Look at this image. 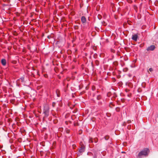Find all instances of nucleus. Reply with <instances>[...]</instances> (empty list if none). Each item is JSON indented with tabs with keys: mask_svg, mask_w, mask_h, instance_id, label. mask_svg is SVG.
<instances>
[{
	"mask_svg": "<svg viewBox=\"0 0 158 158\" xmlns=\"http://www.w3.org/2000/svg\"><path fill=\"white\" fill-rule=\"evenodd\" d=\"M150 150L148 148H145L141 151L137 156L138 158H142L143 156H146L148 155Z\"/></svg>",
	"mask_w": 158,
	"mask_h": 158,
	"instance_id": "obj_1",
	"label": "nucleus"
},
{
	"mask_svg": "<svg viewBox=\"0 0 158 158\" xmlns=\"http://www.w3.org/2000/svg\"><path fill=\"white\" fill-rule=\"evenodd\" d=\"M80 148L78 150L79 152L77 154L78 156H80L82 155V153L85 151V146L82 142L80 143Z\"/></svg>",
	"mask_w": 158,
	"mask_h": 158,
	"instance_id": "obj_2",
	"label": "nucleus"
},
{
	"mask_svg": "<svg viewBox=\"0 0 158 158\" xmlns=\"http://www.w3.org/2000/svg\"><path fill=\"white\" fill-rule=\"evenodd\" d=\"M49 107L47 105H45L44 107V113L45 116H48L49 115Z\"/></svg>",
	"mask_w": 158,
	"mask_h": 158,
	"instance_id": "obj_3",
	"label": "nucleus"
},
{
	"mask_svg": "<svg viewBox=\"0 0 158 158\" xmlns=\"http://www.w3.org/2000/svg\"><path fill=\"white\" fill-rule=\"evenodd\" d=\"M138 38V35L136 34L133 35L132 36V39L135 41H137Z\"/></svg>",
	"mask_w": 158,
	"mask_h": 158,
	"instance_id": "obj_4",
	"label": "nucleus"
},
{
	"mask_svg": "<svg viewBox=\"0 0 158 158\" xmlns=\"http://www.w3.org/2000/svg\"><path fill=\"white\" fill-rule=\"evenodd\" d=\"M155 48V47L153 45H152L148 47L147 49V50L148 51H153Z\"/></svg>",
	"mask_w": 158,
	"mask_h": 158,
	"instance_id": "obj_5",
	"label": "nucleus"
},
{
	"mask_svg": "<svg viewBox=\"0 0 158 158\" xmlns=\"http://www.w3.org/2000/svg\"><path fill=\"white\" fill-rule=\"evenodd\" d=\"M81 23H82L84 24L86 23V20L85 17V16H82L81 18Z\"/></svg>",
	"mask_w": 158,
	"mask_h": 158,
	"instance_id": "obj_6",
	"label": "nucleus"
},
{
	"mask_svg": "<svg viewBox=\"0 0 158 158\" xmlns=\"http://www.w3.org/2000/svg\"><path fill=\"white\" fill-rule=\"evenodd\" d=\"M1 63L3 66H5L6 64V60L5 59H2L1 61Z\"/></svg>",
	"mask_w": 158,
	"mask_h": 158,
	"instance_id": "obj_7",
	"label": "nucleus"
},
{
	"mask_svg": "<svg viewBox=\"0 0 158 158\" xmlns=\"http://www.w3.org/2000/svg\"><path fill=\"white\" fill-rule=\"evenodd\" d=\"M56 93L57 94V96L58 97H60V90L58 89H56Z\"/></svg>",
	"mask_w": 158,
	"mask_h": 158,
	"instance_id": "obj_8",
	"label": "nucleus"
},
{
	"mask_svg": "<svg viewBox=\"0 0 158 158\" xmlns=\"http://www.w3.org/2000/svg\"><path fill=\"white\" fill-rule=\"evenodd\" d=\"M118 63L117 61H115L113 63V65L114 66L116 67L118 65Z\"/></svg>",
	"mask_w": 158,
	"mask_h": 158,
	"instance_id": "obj_9",
	"label": "nucleus"
},
{
	"mask_svg": "<svg viewBox=\"0 0 158 158\" xmlns=\"http://www.w3.org/2000/svg\"><path fill=\"white\" fill-rule=\"evenodd\" d=\"M115 106V105L112 102H110L109 104V106L110 108H112L113 106Z\"/></svg>",
	"mask_w": 158,
	"mask_h": 158,
	"instance_id": "obj_10",
	"label": "nucleus"
},
{
	"mask_svg": "<svg viewBox=\"0 0 158 158\" xmlns=\"http://www.w3.org/2000/svg\"><path fill=\"white\" fill-rule=\"evenodd\" d=\"M95 63L96 65H98L99 64V62L98 60H97L95 61Z\"/></svg>",
	"mask_w": 158,
	"mask_h": 158,
	"instance_id": "obj_11",
	"label": "nucleus"
},
{
	"mask_svg": "<svg viewBox=\"0 0 158 158\" xmlns=\"http://www.w3.org/2000/svg\"><path fill=\"white\" fill-rule=\"evenodd\" d=\"M94 142L93 139L92 138H90L89 140V142L90 143H92Z\"/></svg>",
	"mask_w": 158,
	"mask_h": 158,
	"instance_id": "obj_12",
	"label": "nucleus"
},
{
	"mask_svg": "<svg viewBox=\"0 0 158 158\" xmlns=\"http://www.w3.org/2000/svg\"><path fill=\"white\" fill-rule=\"evenodd\" d=\"M109 138H110L109 136V135H107L105 136L104 137L105 139L106 140H107L108 139H109Z\"/></svg>",
	"mask_w": 158,
	"mask_h": 158,
	"instance_id": "obj_13",
	"label": "nucleus"
},
{
	"mask_svg": "<svg viewBox=\"0 0 158 158\" xmlns=\"http://www.w3.org/2000/svg\"><path fill=\"white\" fill-rule=\"evenodd\" d=\"M93 140L95 143H97L98 142V139L97 138H95Z\"/></svg>",
	"mask_w": 158,
	"mask_h": 158,
	"instance_id": "obj_14",
	"label": "nucleus"
},
{
	"mask_svg": "<svg viewBox=\"0 0 158 158\" xmlns=\"http://www.w3.org/2000/svg\"><path fill=\"white\" fill-rule=\"evenodd\" d=\"M115 110L117 112H119L120 111V108L118 107H117L116 108Z\"/></svg>",
	"mask_w": 158,
	"mask_h": 158,
	"instance_id": "obj_15",
	"label": "nucleus"
},
{
	"mask_svg": "<svg viewBox=\"0 0 158 158\" xmlns=\"http://www.w3.org/2000/svg\"><path fill=\"white\" fill-rule=\"evenodd\" d=\"M65 131L66 132L67 134H69L70 132V130L69 129H67V128L65 129Z\"/></svg>",
	"mask_w": 158,
	"mask_h": 158,
	"instance_id": "obj_16",
	"label": "nucleus"
},
{
	"mask_svg": "<svg viewBox=\"0 0 158 158\" xmlns=\"http://www.w3.org/2000/svg\"><path fill=\"white\" fill-rule=\"evenodd\" d=\"M133 7H134V9L135 10H136V11L137 10L138 8H137V6L136 5H134V6H133Z\"/></svg>",
	"mask_w": 158,
	"mask_h": 158,
	"instance_id": "obj_17",
	"label": "nucleus"
},
{
	"mask_svg": "<svg viewBox=\"0 0 158 158\" xmlns=\"http://www.w3.org/2000/svg\"><path fill=\"white\" fill-rule=\"evenodd\" d=\"M128 70V69L127 68H125L123 69V71L124 72H127Z\"/></svg>",
	"mask_w": 158,
	"mask_h": 158,
	"instance_id": "obj_18",
	"label": "nucleus"
},
{
	"mask_svg": "<svg viewBox=\"0 0 158 158\" xmlns=\"http://www.w3.org/2000/svg\"><path fill=\"white\" fill-rule=\"evenodd\" d=\"M111 52L113 53H114L115 52V51L114 49L111 48L110 49Z\"/></svg>",
	"mask_w": 158,
	"mask_h": 158,
	"instance_id": "obj_19",
	"label": "nucleus"
},
{
	"mask_svg": "<svg viewBox=\"0 0 158 158\" xmlns=\"http://www.w3.org/2000/svg\"><path fill=\"white\" fill-rule=\"evenodd\" d=\"M76 145L75 144H73L72 145V147H73V149H75L76 148Z\"/></svg>",
	"mask_w": 158,
	"mask_h": 158,
	"instance_id": "obj_20",
	"label": "nucleus"
},
{
	"mask_svg": "<svg viewBox=\"0 0 158 158\" xmlns=\"http://www.w3.org/2000/svg\"><path fill=\"white\" fill-rule=\"evenodd\" d=\"M20 79L22 82H23L24 81V78L23 77H21Z\"/></svg>",
	"mask_w": 158,
	"mask_h": 158,
	"instance_id": "obj_21",
	"label": "nucleus"
},
{
	"mask_svg": "<svg viewBox=\"0 0 158 158\" xmlns=\"http://www.w3.org/2000/svg\"><path fill=\"white\" fill-rule=\"evenodd\" d=\"M153 69L152 68H150L149 69V70L148 71V72L149 71H150V72H152L153 71Z\"/></svg>",
	"mask_w": 158,
	"mask_h": 158,
	"instance_id": "obj_22",
	"label": "nucleus"
},
{
	"mask_svg": "<svg viewBox=\"0 0 158 158\" xmlns=\"http://www.w3.org/2000/svg\"><path fill=\"white\" fill-rule=\"evenodd\" d=\"M111 95V93L110 92H108L107 94V96L108 97H109Z\"/></svg>",
	"mask_w": 158,
	"mask_h": 158,
	"instance_id": "obj_23",
	"label": "nucleus"
},
{
	"mask_svg": "<svg viewBox=\"0 0 158 158\" xmlns=\"http://www.w3.org/2000/svg\"><path fill=\"white\" fill-rule=\"evenodd\" d=\"M56 106V103L53 102L52 104V106L53 107H54Z\"/></svg>",
	"mask_w": 158,
	"mask_h": 158,
	"instance_id": "obj_24",
	"label": "nucleus"
},
{
	"mask_svg": "<svg viewBox=\"0 0 158 158\" xmlns=\"http://www.w3.org/2000/svg\"><path fill=\"white\" fill-rule=\"evenodd\" d=\"M130 91V90L128 89H125V91L126 92H128L129 91Z\"/></svg>",
	"mask_w": 158,
	"mask_h": 158,
	"instance_id": "obj_25",
	"label": "nucleus"
},
{
	"mask_svg": "<svg viewBox=\"0 0 158 158\" xmlns=\"http://www.w3.org/2000/svg\"><path fill=\"white\" fill-rule=\"evenodd\" d=\"M121 101L122 102H124L125 101V99L124 98H122L121 99Z\"/></svg>",
	"mask_w": 158,
	"mask_h": 158,
	"instance_id": "obj_26",
	"label": "nucleus"
},
{
	"mask_svg": "<svg viewBox=\"0 0 158 158\" xmlns=\"http://www.w3.org/2000/svg\"><path fill=\"white\" fill-rule=\"evenodd\" d=\"M44 76L45 77L47 78L48 77V75L47 74H45L44 75Z\"/></svg>",
	"mask_w": 158,
	"mask_h": 158,
	"instance_id": "obj_27",
	"label": "nucleus"
},
{
	"mask_svg": "<svg viewBox=\"0 0 158 158\" xmlns=\"http://www.w3.org/2000/svg\"><path fill=\"white\" fill-rule=\"evenodd\" d=\"M98 18L99 19H101L102 18V16L100 15H98Z\"/></svg>",
	"mask_w": 158,
	"mask_h": 158,
	"instance_id": "obj_28",
	"label": "nucleus"
},
{
	"mask_svg": "<svg viewBox=\"0 0 158 158\" xmlns=\"http://www.w3.org/2000/svg\"><path fill=\"white\" fill-rule=\"evenodd\" d=\"M131 95H132L131 94V93H130V94H128L127 96L128 97H130L131 96Z\"/></svg>",
	"mask_w": 158,
	"mask_h": 158,
	"instance_id": "obj_29",
	"label": "nucleus"
},
{
	"mask_svg": "<svg viewBox=\"0 0 158 158\" xmlns=\"http://www.w3.org/2000/svg\"><path fill=\"white\" fill-rule=\"evenodd\" d=\"M74 125L75 126H78V124L77 123H74Z\"/></svg>",
	"mask_w": 158,
	"mask_h": 158,
	"instance_id": "obj_30",
	"label": "nucleus"
},
{
	"mask_svg": "<svg viewBox=\"0 0 158 158\" xmlns=\"http://www.w3.org/2000/svg\"><path fill=\"white\" fill-rule=\"evenodd\" d=\"M57 120H56V119H55V120H54V123H57Z\"/></svg>",
	"mask_w": 158,
	"mask_h": 158,
	"instance_id": "obj_31",
	"label": "nucleus"
},
{
	"mask_svg": "<svg viewBox=\"0 0 158 158\" xmlns=\"http://www.w3.org/2000/svg\"><path fill=\"white\" fill-rule=\"evenodd\" d=\"M77 111V109H75L73 111V112L74 113H76Z\"/></svg>",
	"mask_w": 158,
	"mask_h": 158,
	"instance_id": "obj_32",
	"label": "nucleus"
},
{
	"mask_svg": "<svg viewBox=\"0 0 158 158\" xmlns=\"http://www.w3.org/2000/svg\"><path fill=\"white\" fill-rule=\"evenodd\" d=\"M131 126H130V125H129L127 127V128L128 129H131Z\"/></svg>",
	"mask_w": 158,
	"mask_h": 158,
	"instance_id": "obj_33",
	"label": "nucleus"
},
{
	"mask_svg": "<svg viewBox=\"0 0 158 158\" xmlns=\"http://www.w3.org/2000/svg\"><path fill=\"white\" fill-rule=\"evenodd\" d=\"M53 115L54 116H55V117L57 118V115L56 114H55L54 115V114H53Z\"/></svg>",
	"mask_w": 158,
	"mask_h": 158,
	"instance_id": "obj_34",
	"label": "nucleus"
},
{
	"mask_svg": "<svg viewBox=\"0 0 158 158\" xmlns=\"http://www.w3.org/2000/svg\"><path fill=\"white\" fill-rule=\"evenodd\" d=\"M20 123H19L17 122V124L18 126H19L20 125Z\"/></svg>",
	"mask_w": 158,
	"mask_h": 158,
	"instance_id": "obj_35",
	"label": "nucleus"
},
{
	"mask_svg": "<svg viewBox=\"0 0 158 158\" xmlns=\"http://www.w3.org/2000/svg\"><path fill=\"white\" fill-rule=\"evenodd\" d=\"M131 121L130 120H129L128 121H127V123H131Z\"/></svg>",
	"mask_w": 158,
	"mask_h": 158,
	"instance_id": "obj_36",
	"label": "nucleus"
},
{
	"mask_svg": "<svg viewBox=\"0 0 158 158\" xmlns=\"http://www.w3.org/2000/svg\"><path fill=\"white\" fill-rule=\"evenodd\" d=\"M65 123L66 125H68V122L67 121H66L65 122Z\"/></svg>",
	"mask_w": 158,
	"mask_h": 158,
	"instance_id": "obj_37",
	"label": "nucleus"
},
{
	"mask_svg": "<svg viewBox=\"0 0 158 158\" xmlns=\"http://www.w3.org/2000/svg\"><path fill=\"white\" fill-rule=\"evenodd\" d=\"M115 98L114 97H112L111 99L112 100H114V99H115Z\"/></svg>",
	"mask_w": 158,
	"mask_h": 158,
	"instance_id": "obj_38",
	"label": "nucleus"
},
{
	"mask_svg": "<svg viewBox=\"0 0 158 158\" xmlns=\"http://www.w3.org/2000/svg\"><path fill=\"white\" fill-rule=\"evenodd\" d=\"M23 52H26V51H25V50H24V49H23Z\"/></svg>",
	"mask_w": 158,
	"mask_h": 158,
	"instance_id": "obj_39",
	"label": "nucleus"
},
{
	"mask_svg": "<svg viewBox=\"0 0 158 158\" xmlns=\"http://www.w3.org/2000/svg\"><path fill=\"white\" fill-rule=\"evenodd\" d=\"M93 87H94V89H95V86H92V88H93Z\"/></svg>",
	"mask_w": 158,
	"mask_h": 158,
	"instance_id": "obj_40",
	"label": "nucleus"
},
{
	"mask_svg": "<svg viewBox=\"0 0 158 158\" xmlns=\"http://www.w3.org/2000/svg\"><path fill=\"white\" fill-rule=\"evenodd\" d=\"M94 158H97V156H94Z\"/></svg>",
	"mask_w": 158,
	"mask_h": 158,
	"instance_id": "obj_41",
	"label": "nucleus"
},
{
	"mask_svg": "<svg viewBox=\"0 0 158 158\" xmlns=\"http://www.w3.org/2000/svg\"><path fill=\"white\" fill-rule=\"evenodd\" d=\"M32 74L33 75V77H35V75L33 74Z\"/></svg>",
	"mask_w": 158,
	"mask_h": 158,
	"instance_id": "obj_42",
	"label": "nucleus"
},
{
	"mask_svg": "<svg viewBox=\"0 0 158 158\" xmlns=\"http://www.w3.org/2000/svg\"><path fill=\"white\" fill-rule=\"evenodd\" d=\"M75 51V52H77V49H76Z\"/></svg>",
	"mask_w": 158,
	"mask_h": 158,
	"instance_id": "obj_43",
	"label": "nucleus"
},
{
	"mask_svg": "<svg viewBox=\"0 0 158 158\" xmlns=\"http://www.w3.org/2000/svg\"><path fill=\"white\" fill-rule=\"evenodd\" d=\"M92 89H93V90H94V87H93V88H92Z\"/></svg>",
	"mask_w": 158,
	"mask_h": 158,
	"instance_id": "obj_44",
	"label": "nucleus"
},
{
	"mask_svg": "<svg viewBox=\"0 0 158 158\" xmlns=\"http://www.w3.org/2000/svg\"><path fill=\"white\" fill-rule=\"evenodd\" d=\"M68 52H71V51H70V50L68 51Z\"/></svg>",
	"mask_w": 158,
	"mask_h": 158,
	"instance_id": "obj_45",
	"label": "nucleus"
},
{
	"mask_svg": "<svg viewBox=\"0 0 158 158\" xmlns=\"http://www.w3.org/2000/svg\"><path fill=\"white\" fill-rule=\"evenodd\" d=\"M132 2V1H131V3Z\"/></svg>",
	"mask_w": 158,
	"mask_h": 158,
	"instance_id": "obj_46",
	"label": "nucleus"
},
{
	"mask_svg": "<svg viewBox=\"0 0 158 158\" xmlns=\"http://www.w3.org/2000/svg\"><path fill=\"white\" fill-rule=\"evenodd\" d=\"M129 2L131 3L130 1H129Z\"/></svg>",
	"mask_w": 158,
	"mask_h": 158,
	"instance_id": "obj_47",
	"label": "nucleus"
}]
</instances>
